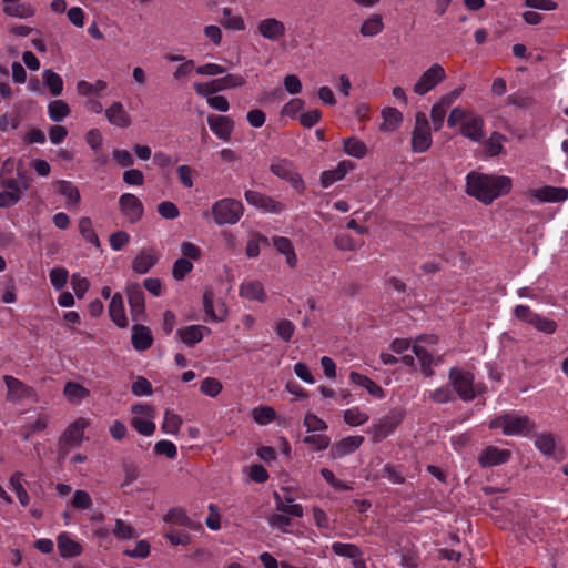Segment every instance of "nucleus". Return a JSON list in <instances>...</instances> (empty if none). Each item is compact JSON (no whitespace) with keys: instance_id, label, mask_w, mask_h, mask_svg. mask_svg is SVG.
<instances>
[{"instance_id":"1","label":"nucleus","mask_w":568,"mask_h":568,"mask_svg":"<svg viewBox=\"0 0 568 568\" xmlns=\"http://www.w3.org/2000/svg\"><path fill=\"white\" fill-rule=\"evenodd\" d=\"M511 186V179L506 175L471 171L466 176V193L484 204H490L497 197L508 194Z\"/></svg>"},{"instance_id":"2","label":"nucleus","mask_w":568,"mask_h":568,"mask_svg":"<svg viewBox=\"0 0 568 568\" xmlns=\"http://www.w3.org/2000/svg\"><path fill=\"white\" fill-rule=\"evenodd\" d=\"M489 428H501L506 436H527L535 430L536 424L527 415L511 412L491 419Z\"/></svg>"},{"instance_id":"3","label":"nucleus","mask_w":568,"mask_h":568,"mask_svg":"<svg viewBox=\"0 0 568 568\" xmlns=\"http://www.w3.org/2000/svg\"><path fill=\"white\" fill-rule=\"evenodd\" d=\"M243 213V204L231 197L221 199L212 205V216L217 225L235 224Z\"/></svg>"},{"instance_id":"4","label":"nucleus","mask_w":568,"mask_h":568,"mask_svg":"<svg viewBox=\"0 0 568 568\" xmlns=\"http://www.w3.org/2000/svg\"><path fill=\"white\" fill-rule=\"evenodd\" d=\"M131 426L143 436H151L155 432L154 418L156 410L149 404H135L131 407Z\"/></svg>"},{"instance_id":"5","label":"nucleus","mask_w":568,"mask_h":568,"mask_svg":"<svg viewBox=\"0 0 568 568\" xmlns=\"http://www.w3.org/2000/svg\"><path fill=\"white\" fill-rule=\"evenodd\" d=\"M88 425L89 422L85 418L79 417L67 427L59 439L60 457H65L71 448L79 447L82 444Z\"/></svg>"},{"instance_id":"6","label":"nucleus","mask_w":568,"mask_h":568,"mask_svg":"<svg viewBox=\"0 0 568 568\" xmlns=\"http://www.w3.org/2000/svg\"><path fill=\"white\" fill-rule=\"evenodd\" d=\"M448 377L454 390L463 400L470 402L476 397L475 377L470 372L453 367L449 371Z\"/></svg>"},{"instance_id":"7","label":"nucleus","mask_w":568,"mask_h":568,"mask_svg":"<svg viewBox=\"0 0 568 568\" xmlns=\"http://www.w3.org/2000/svg\"><path fill=\"white\" fill-rule=\"evenodd\" d=\"M270 171L277 178L287 181L298 193L304 192V181L291 160L284 158L274 159L270 165Z\"/></svg>"},{"instance_id":"8","label":"nucleus","mask_w":568,"mask_h":568,"mask_svg":"<svg viewBox=\"0 0 568 568\" xmlns=\"http://www.w3.org/2000/svg\"><path fill=\"white\" fill-rule=\"evenodd\" d=\"M433 143L429 122L425 113L417 112L415 126L412 132V151L414 153L426 152Z\"/></svg>"},{"instance_id":"9","label":"nucleus","mask_w":568,"mask_h":568,"mask_svg":"<svg viewBox=\"0 0 568 568\" xmlns=\"http://www.w3.org/2000/svg\"><path fill=\"white\" fill-rule=\"evenodd\" d=\"M446 79L445 69L439 63L432 64L414 84L413 91L418 95H425Z\"/></svg>"},{"instance_id":"10","label":"nucleus","mask_w":568,"mask_h":568,"mask_svg":"<svg viewBox=\"0 0 568 568\" xmlns=\"http://www.w3.org/2000/svg\"><path fill=\"white\" fill-rule=\"evenodd\" d=\"M460 94L462 89H455L440 97V99L432 106L430 119L435 131H439L443 128L448 108L459 98Z\"/></svg>"},{"instance_id":"11","label":"nucleus","mask_w":568,"mask_h":568,"mask_svg":"<svg viewBox=\"0 0 568 568\" xmlns=\"http://www.w3.org/2000/svg\"><path fill=\"white\" fill-rule=\"evenodd\" d=\"M119 209L128 222L135 224L144 214V206L141 200L132 193H123L119 197Z\"/></svg>"},{"instance_id":"12","label":"nucleus","mask_w":568,"mask_h":568,"mask_svg":"<svg viewBox=\"0 0 568 568\" xmlns=\"http://www.w3.org/2000/svg\"><path fill=\"white\" fill-rule=\"evenodd\" d=\"M244 196L248 204L268 213L280 214L286 209L284 203L256 191L248 190Z\"/></svg>"},{"instance_id":"13","label":"nucleus","mask_w":568,"mask_h":568,"mask_svg":"<svg viewBox=\"0 0 568 568\" xmlns=\"http://www.w3.org/2000/svg\"><path fill=\"white\" fill-rule=\"evenodd\" d=\"M4 384L7 386V400L11 403H19L23 399L31 398L34 396L32 387L26 385L22 381L11 376H3Z\"/></svg>"},{"instance_id":"14","label":"nucleus","mask_w":568,"mask_h":568,"mask_svg":"<svg viewBox=\"0 0 568 568\" xmlns=\"http://www.w3.org/2000/svg\"><path fill=\"white\" fill-rule=\"evenodd\" d=\"M484 128V118L474 111L469 118L460 124L459 132L463 136L473 142H483L485 139Z\"/></svg>"},{"instance_id":"15","label":"nucleus","mask_w":568,"mask_h":568,"mask_svg":"<svg viewBox=\"0 0 568 568\" xmlns=\"http://www.w3.org/2000/svg\"><path fill=\"white\" fill-rule=\"evenodd\" d=\"M527 195L539 203H558L568 199V189L557 186H542L528 191Z\"/></svg>"},{"instance_id":"16","label":"nucleus","mask_w":568,"mask_h":568,"mask_svg":"<svg viewBox=\"0 0 568 568\" xmlns=\"http://www.w3.org/2000/svg\"><path fill=\"white\" fill-rule=\"evenodd\" d=\"M257 32L266 40L277 42L286 32L285 24L276 18H265L257 23Z\"/></svg>"},{"instance_id":"17","label":"nucleus","mask_w":568,"mask_h":568,"mask_svg":"<svg viewBox=\"0 0 568 568\" xmlns=\"http://www.w3.org/2000/svg\"><path fill=\"white\" fill-rule=\"evenodd\" d=\"M207 124L216 138L230 141L234 130V121L230 116L211 114L207 116Z\"/></svg>"},{"instance_id":"18","label":"nucleus","mask_w":568,"mask_h":568,"mask_svg":"<svg viewBox=\"0 0 568 568\" xmlns=\"http://www.w3.org/2000/svg\"><path fill=\"white\" fill-rule=\"evenodd\" d=\"M511 457L509 449H500L495 446H489L481 452L478 457V463L481 467L488 468L507 463Z\"/></svg>"},{"instance_id":"19","label":"nucleus","mask_w":568,"mask_h":568,"mask_svg":"<svg viewBox=\"0 0 568 568\" xmlns=\"http://www.w3.org/2000/svg\"><path fill=\"white\" fill-rule=\"evenodd\" d=\"M128 301L133 321H140L144 315V293L139 284H130L126 288Z\"/></svg>"},{"instance_id":"20","label":"nucleus","mask_w":568,"mask_h":568,"mask_svg":"<svg viewBox=\"0 0 568 568\" xmlns=\"http://www.w3.org/2000/svg\"><path fill=\"white\" fill-rule=\"evenodd\" d=\"M210 334L211 328L204 325H190L176 331L178 337L187 346H194Z\"/></svg>"},{"instance_id":"21","label":"nucleus","mask_w":568,"mask_h":568,"mask_svg":"<svg viewBox=\"0 0 568 568\" xmlns=\"http://www.w3.org/2000/svg\"><path fill=\"white\" fill-rule=\"evenodd\" d=\"M105 116L112 125L118 128H129L132 123L130 114L119 101L112 102V104L105 110Z\"/></svg>"},{"instance_id":"22","label":"nucleus","mask_w":568,"mask_h":568,"mask_svg":"<svg viewBox=\"0 0 568 568\" xmlns=\"http://www.w3.org/2000/svg\"><path fill=\"white\" fill-rule=\"evenodd\" d=\"M399 419L394 416H386L379 422L375 423L369 430L374 443H379L388 437L398 426Z\"/></svg>"},{"instance_id":"23","label":"nucleus","mask_w":568,"mask_h":568,"mask_svg":"<svg viewBox=\"0 0 568 568\" xmlns=\"http://www.w3.org/2000/svg\"><path fill=\"white\" fill-rule=\"evenodd\" d=\"M241 297L264 303L267 300L264 285L260 281H244L239 288Z\"/></svg>"},{"instance_id":"24","label":"nucleus","mask_w":568,"mask_h":568,"mask_svg":"<svg viewBox=\"0 0 568 568\" xmlns=\"http://www.w3.org/2000/svg\"><path fill=\"white\" fill-rule=\"evenodd\" d=\"M354 169V163L347 160L341 161L335 169L327 170L321 174V184L323 187H328L333 183L341 181L344 176Z\"/></svg>"},{"instance_id":"25","label":"nucleus","mask_w":568,"mask_h":568,"mask_svg":"<svg viewBox=\"0 0 568 568\" xmlns=\"http://www.w3.org/2000/svg\"><path fill=\"white\" fill-rule=\"evenodd\" d=\"M363 442V436H347L333 445L331 454L334 458H339L349 455L354 453L357 448H359Z\"/></svg>"},{"instance_id":"26","label":"nucleus","mask_w":568,"mask_h":568,"mask_svg":"<svg viewBox=\"0 0 568 568\" xmlns=\"http://www.w3.org/2000/svg\"><path fill=\"white\" fill-rule=\"evenodd\" d=\"M158 262V255L153 248L142 250L132 261V270L138 274L148 273Z\"/></svg>"},{"instance_id":"27","label":"nucleus","mask_w":568,"mask_h":568,"mask_svg":"<svg viewBox=\"0 0 568 568\" xmlns=\"http://www.w3.org/2000/svg\"><path fill=\"white\" fill-rule=\"evenodd\" d=\"M60 556L63 558H72L81 555L82 546L70 537L68 532H61L57 538Z\"/></svg>"},{"instance_id":"28","label":"nucleus","mask_w":568,"mask_h":568,"mask_svg":"<svg viewBox=\"0 0 568 568\" xmlns=\"http://www.w3.org/2000/svg\"><path fill=\"white\" fill-rule=\"evenodd\" d=\"M109 314L112 322L123 328L128 326V320L125 316L123 298L120 293L113 294L109 304Z\"/></svg>"},{"instance_id":"29","label":"nucleus","mask_w":568,"mask_h":568,"mask_svg":"<svg viewBox=\"0 0 568 568\" xmlns=\"http://www.w3.org/2000/svg\"><path fill=\"white\" fill-rule=\"evenodd\" d=\"M132 331V345L136 351H145L152 346L153 337L149 327L134 325Z\"/></svg>"},{"instance_id":"30","label":"nucleus","mask_w":568,"mask_h":568,"mask_svg":"<svg viewBox=\"0 0 568 568\" xmlns=\"http://www.w3.org/2000/svg\"><path fill=\"white\" fill-rule=\"evenodd\" d=\"M273 245L278 253L285 256L287 265L294 268L297 264V256L293 247L292 241L285 236H274Z\"/></svg>"},{"instance_id":"31","label":"nucleus","mask_w":568,"mask_h":568,"mask_svg":"<svg viewBox=\"0 0 568 568\" xmlns=\"http://www.w3.org/2000/svg\"><path fill=\"white\" fill-rule=\"evenodd\" d=\"M276 510L297 518L303 517L304 510L302 505L295 504L292 497L282 498L278 493L273 494Z\"/></svg>"},{"instance_id":"32","label":"nucleus","mask_w":568,"mask_h":568,"mask_svg":"<svg viewBox=\"0 0 568 568\" xmlns=\"http://www.w3.org/2000/svg\"><path fill=\"white\" fill-rule=\"evenodd\" d=\"M349 379L352 383L364 387L372 396L376 398L384 397V390L383 388L376 384L374 381H372L369 377L359 374L357 372H352L349 374Z\"/></svg>"},{"instance_id":"33","label":"nucleus","mask_w":568,"mask_h":568,"mask_svg":"<svg viewBox=\"0 0 568 568\" xmlns=\"http://www.w3.org/2000/svg\"><path fill=\"white\" fill-rule=\"evenodd\" d=\"M413 352L420 363L423 374L426 377L433 376L434 375V371H433L434 357H433V355L422 344H418L416 342L413 345Z\"/></svg>"},{"instance_id":"34","label":"nucleus","mask_w":568,"mask_h":568,"mask_svg":"<svg viewBox=\"0 0 568 568\" xmlns=\"http://www.w3.org/2000/svg\"><path fill=\"white\" fill-rule=\"evenodd\" d=\"M413 352L420 363L423 374L426 377L433 376L434 375V371H433L434 357H433V355L422 344H418L416 342L413 345Z\"/></svg>"},{"instance_id":"35","label":"nucleus","mask_w":568,"mask_h":568,"mask_svg":"<svg viewBox=\"0 0 568 568\" xmlns=\"http://www.w3.org/2000/svg\"><path fill=\"white\" fill-rule=\"evenodd\" d=\"M3 12L9 17H14L19 19H28L34 16V8L28 2H13L8 6H3Z\"/></svg>"},{"instance_id":"36","label":"nucleus","mask_w":568,"mask_h":568,"mask_svg":"<svg viewBox=\"0 0 568 568\" xmlns=\"http://www.w3.org/2000/svg\"><path fill=\"white\" fill-rule=\"evenodd\" d=\"M383 123L379 130L383 132H392L396 130L402 123L403 115L400 111L395 108H386L382 111Z\"/></svg>"},{"instance_id":"37","label":"nucleus","mask_w":568,"mask_h":568,"mask_svg":"<svg viewBox=\"0 0 568 568\" xmlns=\"http://www.w3.org/2000/svg\"><path fill=\"white\" fill-rule=\"evenodd\" d=\"M57 191L65 197L67 205H78L80 202L79 189L70 181L61 180L55 182Z\"/></svg>"},{"instance_id":"38","label":"nucleus","mask_w":568,"mask_h":568,"mask_svg":"<svg viewBox=\"0 0 568 568\" xmlns=\"http://www.w3.org/2000/svg\"><path fill=\"white\" fill-rule=\"evenodd\" d=\"M63 395L70 403L80 404L90 396V390L75 382H68L64 386Z\"/></svg>"},{"instance_id":"39","label":"nucleus","mask_w":568,"mask_h":568,"mask_svg":"<svg viewBox=\"0 0 568 568\" xmlns=\"http://www.w3.org/2000/svg\"><path fill=\"white\" fill-rule=\"evenodd\" d=\"M507 141V138L499 133L493 132L489 138L484 142L485 152L488 156H497L504 153V143Z\"/></svg>"},{"instance_id":"40","label":"nucleus","mask_w":568,"mask_h":568,"mask_svg":"<svg viewBox=\"0 0 568 568\" xmlns=\"http://www.w3.org/2000/svg\"><path fill=\"white\" fill-rule=\"evenodd\" d=\"M163 520L171 525L193 528V521L183 508H172L163 517Z\"/></svg>"},{"instance_id":"41","label":"nucleus","mask_w":568,"mask_h":568,"mask_svg":"<svg viewBox=\"0 0 568 568\" xmlns=\"http://www.w3.org/2000/svg\"><path fill=\"white\" fill-rule=\"evenodd\" d=\"M23 473L16 471L11 475L9 485L10 488L17 494V497L22 506H28L30 503V496L22 485Z\"/></svg>"},{"instance_id":"42","label":"nucleus","mask_w":568,"mask_h":568,"mask_svg":"<svg viewBox=\"0 0 568 568\" xmlns=\"http://www.w3.org/2000/svg\"><path fill=\"white\" fill-rule=\"evenodd\" d=\"M78 229L85 242L92 244L95 247L100 246L99 236L93 229V224L90 217H81L79 220Z\"/></svg>"},{"instance_id":"43","label":"nucleus","mask_w":568,"mask_h":568,"mask_svg":"<svg viewBox=\"0 0 568 568\" xmlns=\"http://www.w3.org/2000/svg\"><path fill=\"white\" fill-rule=\"evenodd\" d=\"M214 294L212 291H205L203 294V307L207 317L213 322H222L226 317V310L222 307L219 314L214 311L213 306Z\"/></svg>"},{"instance_id":"44","label":"nucleus","mask_w":568,"mask_h":568,"mask_svg":"<svg viewBox=\"0 0 568 568\" xmlns=\"http://www.w3.org/2000/svg\"><path fill=\"white\" fill-rule=\"evenodd\" d=\"M223 18L221 23L224 28L234 30V31H243L246 28L244 19L239 14H233L230 8H223L222 10Z\"/></svg>"},{"instance_id":"45","label":"nucleus","mask_w":568,"mask_h":568,"mask_svg":"<svg viewBox=\"0 0 568 568\" xmlns=\"http://www.w3.org/2000/svg\"><path fill=\"white\" fill-rule=\"evenodd\" d=\"M183 419L180 415L175 414L174 412L166 409L164 412V419L162 423V430L170 435H176L180 432V428L182 426Z\"/></svg>"},{"instance_id":"46","label":"nucleus","mask_w":568,"mask_h":568,"mask_svg":"<svg viewBox=\"0 0 568 568\" xmlns=\"http://www.w3.org/2000/svg\"><path fill=\"white\" fill-rule=\"evenodd\" d=\"M344 152L353 158L362 159L367 154V146L359 139L352 136L344 140Z\"/></svg>"},{"instance_id":"47","label":"nucleus","mask_w":568,"mask_h":568,"mask_svg":"<svg viewBox=\"0 0 568 568\" xmlns=\"http://www.w3.org/2000/svg\"><path fill=\"white\" fill-rule=\"evenodd\" d=\"M44 84L49 88L52 95H60L63 91L62 78L50 69H47L42 73Z\"/></svg>"},{"instance_id":"48","label":"nucleus","mask_w":568,"mask_h":568,"mask_svg":"<svg viewBox=\"0 0 568 568\" xmlns=\"http://www.w3.org/2000/svg\"><path fill=\"white\" fill-rule=\"evenodd\" d=\"M384 29L383 20L379 16L367 18L361 26V34L364 37H374Z\"/></svg>"},{"instance_id":"49","label":"nucleus","mask_w":568,"mask_h":568,"mask_svg":"<svg viewBox=\"0 0 568 568\" xmlns=\"http://www.w3.org/2000/svg\"><path fill=\"white\" fill-rule=\"evenodd\" d=\"M48 113L52 121L60 122L70 114V108L64 101L54 100L49 103Z\"/></svg>"},{"instance_id":"50","label":"nucleus","mask_w":568,"mask_h":568,"mask_svg":"<svg viewBox=\"0 0 568 568\" xmlns=\"http://www.w3.org/2000/svg\"><path fill=\"white\" fill-rule=\"evenodd\" d=\"M343 418L347 425L355 427L365 424L369 419V416L356 406L346 409L343 414Z\"/></svg>"},{"instance_id":"51","label":"nucleus","mask_w":568,"mask_h":568,"mask_svg":"<svg viewBox=\"0 0 568 568\" xmlns=\"http://www.w3.org/2000/svg\"><path fill=\"white\" fill-rule=\"evenodd\" d=\"M332 550L335 555L349 559L363 556L361 548L354 544L334 542Z\"/></svg>"},{"instance_id":"52","label":"nucleus","mask_w":568,"mask_h":568,"mask_svg":"<svg viewBox=\"0 0 568 568\" xmlns=\"http://www.w3.org/2000/svg\"><path fill=\"white\" fill-rule=\"evenodd\" d=\"M382 477L396 485L405 483L404 468L400 465L386 464L382 469Z\"/></svg>"},{"instance_id":"53","label":"nucleus","mask_w":568,"mask_h":568,"mask_svg":"<svg viewBox=\"0 0 568 568\" xmlns=\"http://www.w3.org/2000/svg\"><path fill=\"white\" fill-rule=\"evenodd\" d=\"M535 446L545 455H552L555 452V438L550 433L538 434L535 438Z\"/></svg>"},{"instance_id":"54","label":"nucleus","mask_w":568,"mask_h":568,"mask_svg":"<svg viewBox=\"0 0 568 568\" xmlns=\"http://www.w3.org/2000/svg\"><path fill=\"white\" fill-rule=\"evenodd\" d=\"M261 243L267 244L268 243L267 237H265L258 233L251 235V237L248 239L246 246H245V254L248 258H254L260 255Z\"/></svg>"},{"instance_id":"55","label":"nucleus","mask_w":568,"mask_h":568,"mask_svg":"<svg viewBox=\"0 0 568 568\" xmlns=\"http://www.w3.org/2000/svg\"><path fill=\"white\" fill-rule=\"evenodd\" d=\"M106 87L108 84L103 80H97L94 83L82 80L78 82L77 91L81 95L97 94L104 91Z\"/></svg>"},{"instance_id":"56","label":"nucleus","mask_w":568,"mask_h":568,"mask_svg":"<svg viewBox=\"0 0 568 568\" xmlns=\"http://www.w3.org/2000/svg\"><path fill=\"white\" fill-rule=\"evenodd\" d=\"M252 416L257 424L266 425L275 419L276 413L272 407L261 406L253 409Z\"/></svg>"},{"instance_id":"57","label":"nucleus","mask_w":568,"mask_h":568,"mask_svg":"<svg viewBox=\"0 0 568 568\" xmlns=\"http://www.w3.org/2000/svg\"><path fill=\"white\" fill-rule=\"evenodd\" d=\"M304 443L308 445L313 450H324L329 444L331 439L325 434H311L304 438Z\"/></svg>"},{"instance_id":"58","label":"nucleus","mask_w":568,"mask_h":568,"mask_svg":"<svg viewBox=\"0 0 568 568\" xmlns=\"http://www.w3.org/2000/svg\"><path fill=\"white\" fill-rule=\"evenodd\" d=\"M113 535L120 540H128L135 537L133 527L122 519H115Z\"/></svg>"},{"instance_id":"59","label":"nucleus","mask_w":568,"mask_h":568,"mask_svg":"<svg viewBox=\"0 0 568 568\" xmlns=\"http://www.w3.org/2000/svg\"><path fill=\"white\" fill-rule=\"evenodd\" d=\"M193 270V264L186 258H178L172 267V275L176 281L183 280Z\"/></svg>"},{"instance_id":"60","label":"nucleus","mask_w":568,"mask_h":568,"mask_svg":"<svg viewBox=\"0 0 568 568\" xmlns=\"http://www.w3.org/2000/svg\"><path fill=\"white\" fill-rule=\"evenodd\" d=\"M473 110H466L460 106L454 108L447 118V124L449 128H455L458 124L465 122L469 115L473 113Z\"/></svg>"},{"instance_id":"61","label":"nucleus","mask_w":568,"mask_h":568,"mask_svg":"<svg viewBox=\"0 0 568 568\" xmlns=\"http://www.w3.org/2000/svg\"><path fill=\"white\" fill-rule=\"evenodd\" d=\"M537 331L545 334H552L557 329V323L550 318L537 314L532 324Z\"/></svg>"},{"instance_id":"62","label":"nucleus","mask_w":568,"mask_h":568,"mask_svg":"<svg viewBox=\"0 0 568 568\" xmlns=\"http://www.w3.org/2000/svg\"><path fill=\"white\" fill-rule=\"evenodd\" d=\"M304 426L307 433L324 432L327 429V424L322 418L311 413L305 415Z\"/></svg>"},{"instance_id":"63","label":"nucleus","mask_w":568,"mask_h":568,"mask_svg":"<svg viewBox=\"0 0 568 568\" xmlns=\"http://www.w3.org/2000/svg\"><path fill=\"white\" fill-rule=\"evenodd\" d=\"M222 388L221 382L213 377L203 379L200 387L201 392L210 397H216Z\"/></svg>"},{"instance_id":"64","label":"nucleus","mask_w":568,"mask_h":568,"mask_svg":"<svg viewBox=\"0 0 568 568\" xmlns=\"http://www.w3.org/2000/svg\"><path fill=\"white\" fill-rule=\"evenodd\" d=\"M334 245L336 248L341 251H356L358 247V244L356 241L346 233H341L335 236L334 239Z\"/></svg>"}]
</instances>
